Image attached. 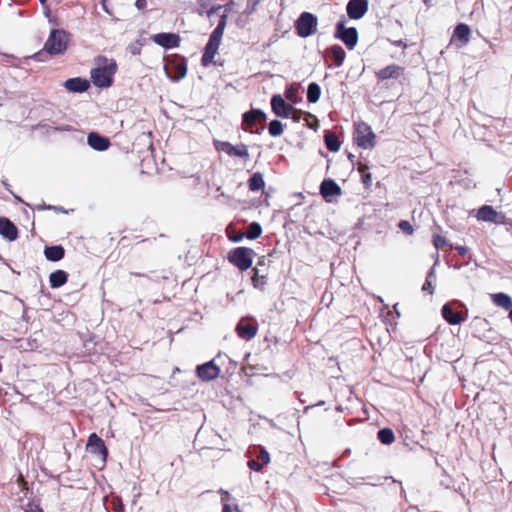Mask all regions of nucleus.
I'll list each match as a JSON object with an SVG mask.
<instances>
[{
	"instance_id": "nucleus-1",
	"label": "nucleus",
	"mask_w": 512,
	"mask_h": 512,
	"mask_svg": "<svg viewBox=\"0 0 512 512\" xmlns=\"http://www.w3.org/2000/svg\"><path fill=\"white\" fill-rule=\"evenodd\" d=\"M67 47V34L64 30L53 29L44 45V50L35 53L32 56L25 57V59H34L38 62L49 61L48 56L61 54Z\"/></svg>"
},
{
	"instance_id": "nucleus-2",
	"label": "nucleus",
	"mask_w": 512,
	"mask_h": 512,
	"mask_svg": "<svg viewBox=\"0 0 512 512\" xmlns=\"http://www.w3.org/2000/svg\"><path fill=\"white\" fill-rule=\"evenodd\" d=\"M224 30V14L220 15L217 27L210 35L209 41L205 46L202 56V64H216L213 59L220 45L222 33Z\"/></svg>"
},
{
	"instance_id": "nucleus-3",
	"label": "nucleus",
	"mask_w": 512,
	"mask_h": 512,
	"mask_svg": "<svg viewBox=\"0 0 512 512\" xmlns=\"http://www.w3.org/2000/svg\"><path fill=\"white\" fill-rule=\"evenodd\" d=\"M255 252L248 247H237L232 249L228 254V260L240 271H246L252 266Z\"/></svg>"
},
{
	"instance_id": "nucleus-4",
	"label": "nucleus",
	"mask_w": 512,
	"mask_h": 512,
	"mask_svg": "<svg viewBox=\"0 0 512 512\" xmlns=\"http://www.w3.org/2000/svg\"><path fill=\"white\" fill-rule=\"evenodd\" d=\"M375 134L365 122H357L354 125V142L361 148L372 149L375 146Z\"/></svg>"
},
{
	"instance_id": "nucleus-5",
	"label": "nucleus",
	"mask_w": 512,
	"mask_h": 512,
	"mask_svg": "<svg viewBox=\"0 0 512 512\" xmlns=\"http://www.w3.org/2000/svg\"><path fill=\"white\" fill-rule=\"evenodd\" d=\"M318 18L310 12H302L295 21V30L298 36L307 38L317 31Z\"/></svg>"
},
{
	"instance_id": "nucleus-6",
	"label": "nucleus",
	"mask_w": 512,
	"mask_h": 512,
	"mask_svg": "<svg viewBox=\"0 0 512 512\" xmlns=\"http://www.w3.org/2000/svg\"><path fill=\"white\" fill-rule=\"evenodd\" d=\"M335 38L341 40L348 49H353L358 42V31L355 27L347 28L345 20H340L335 25Z\"/></svg>"
},
{
	"instance_id": "nucleus-7",
	"label": "nucleus",
	"mask_w": 512,
	"mask_h": 512,
	"mask_svg": "<svg viewBox=\"0 0 512 512\" xmlns=\"http://www.w3.org/2000/svg\"><path fill=\"white\" fill-rule=\"evenodd\" d=\"M117 66H96L91 71V78L94 85L98 87H109L112 84V76Z\"/></svg>"
},
{
	"instance_id": "nucleus-8",
	"label": "nucleus",
	"mask_w": 512,
	"mask_h": 512,
	"mask_svg": "<svg viewBox=\"0 0 512 512\" xmlns=\"http://www.w3.org/2000/svg\"><path fill=\"white\" fill-rule=\"evenodd\" d=\"M476 217L480 221L491 222L495 224H504L507 225L509 223V219L501 213H498L492 206L483 205L477 211Z\"/></svg>"
},
{
	"instance_id": "nucleus-9",
	"label": "nucleus",
	"mask_w": 512,
	"mask_h": 512,
	"mask_svg": "<svg viewBox=\"0 0 512 512\" xmlns=\"http://www.w3.org/2000/svg\"><path fill=\"white\" fill-rule=\"evenodd\" d=\"M368 0H349L346 5L347 15L350 19L359 20L368 11Z\"/></svg>"
},
{
	"instance_id": "nucleus-10",
	"label": "nucleus",
	"mask_w": 512,
	"mask_h": 512,
	"mask_svg": "<svg viewBox=\"0 0 512 512\" xmlns=\"http://www.w3.org/2000/svg\"><path fill=\"white\" fill-rule=\"evenodd\" d=\"M196 374L202 381H211L219 376L220 368L212 360L197 366Z\"/></svg>"
},
{
	"instance_id": "nucleus-11",
	"label": "nucleus",
	"mask_w": 512,
	"mask_h": 512,
	"mask_svg": "<svg viewBox=\"0 0 512 512\" xmlns=\"http://www.w3.org/2000/svg\"><path fill=\"white\" fill-rule=\"evenodd\" d=\"M271 107L273 112L280 117L289 118L294 111V107L287 104L280 95H274L271 99Z\"/></svg>"
},
{
	"instance_id": "nucleus-12",
	"label": "nucleus",
	"mask_w": 512,
	"mask_h": 512,
	"mask_svg": "<svg viewBox=\"0 0 512 512\" xmlns=\"http://www.w3.org/2000/svg\"><path fill=\"white\" fill-rule=\"evenodd\" d=\"M153 41L159 46L171 49L179 45L180 38L174 33H158L153 36Z\"/></svg>"
},
{
	"instance_id": "nucleus-13",
	"label": "nucleus",
	"mask_w": 512,
	"mask_h": 512,
	"mask_svg": "<svg viewBox=\"0 0 512 512\" xmlns=\"http://www.w3.org/2000/svg\"><path fill=\"white\" fill-rule=\"evenodd\" d=\"M0 235L9 241L18 238V229L8 218L0 217Z\"/></svg>"
},
{
	"instance_id": "nucleus-14",
	"label": "nucleus",
	"mask_w": 512,
	"mask_h": 512,
	"mask_svg": "<svg viewBox=\"0 0 512 512\" xmlns=\"http://www.w3.org/2000/svg\"><path fill=\"white\" fill-rule=\"evenodd\" d=\"M320 193L326 201H331V197L341 195V188L334 180L326 179L320 185Z\"/></svg>"
},
{
	"instance_id": "nucleus-15",
	"label": "nucleus",
	"mask_w": 512,
	"mask_h": 512,
	"mask_svg": "<svg viewBox=\"0 0 512 512\" xmlns=\"http://www.w3.org/2000/svg\"><path fill=\"white\" fill-rule=\"evenodd\" d=\"M87 446L93 453L101 455L104 460L106 459L108 455L107 447L104 441L96 433H92L89 436Z\"/></svg>"
},
{
	"instance_id": "nucleus-16",
	"label": "nucleus",
	"mask_w": 512,
	"mask_h": 512,
	"mask_svg": "<svg viewBox=\"0 0 512 512\" xmlns=\"http://www.w3.org/2000/svg\"><path fill=\"white\" fill-rule=\"evenodd\" d=\"M87 141H88V144L90 145V147H92L93 149H95L97 151H105L110 146L109 139L99 135L96 132H91L88 135Z\"/></svg>"
},
{
	"instance_id": "nucleus-17",
	"label": "nucleus",
	"mask_w": 512,
	"mask_h": 512,
	"mask_svg": "<svg viewBox=\"0 0 512 512\" xmlns=\"http://www.w3.org/2000/svg\"><path fill=\"white\" fill-rule=\"evenodd\" d=\"M64 87L70 92L82 93L90 87V83L86 79L76 77L66 80Z\"/></svg>"
},
{
	"instance_id": "nucleus-18",
	"label": "nucleus",
	"mask_w": 512,
	"mask_h": 512,
	"mask_svg": "<svg viewBox=\"0 0 512 512\" xmlns=\"http://www.w3.org/2000/svg\"><path fill=\"white\" fill-rule=\"evenodd\" d=\"M236 331L240 338L250 340L256 335L257 328L253 324L245 320H241L237 324Z\"/></svg>"
},
{
	"instance_id": "nucleus-19",
	"label": "nucleus",
	"mask_w": 512,
	"mask_h": 512,
	"mask_svg": "<svg viewBox=\"0 0 512 512\" xmlns=\"http://www.w3.org/2000/svg\"><path fill=\"white\" fill-rule=\"evenodd\" d=\"M166 76L176 82L184 78L187 74V66H163Z\"/></svg>"
},
{
	"instance_id": "nucleus-20",
	"label": "nucleus",
	"mask_w": 512,
	"mask_h": 512,
	"mask_svg": "<svg viewBox=\"0 0 512 512\" xmlns=\"http://www.w3.org/2000/svg\"><path fill=\"white\" fill-rule=\"evenodd\" d=\"M470 34V27L465 23H459L454 29L452 38L459 41L461 45H464L468 43Z\"/></svg>"
},
{
	"instance_id": "nucleus-21",
	"label": "nucleus",
	"mask_w": 512,
	"mask_h": 512,
	"mask_svg": "<svg viewBox=\"0 0 512 512\" xmlns=\"http://www.w3.org/2000/svg\"><path fill=\"white\" fill-rule=\"evenodd\" d=\"M68 273L64 270H56L49 276V284L51 288H59L65 285L68 281Z\"/></svg>"
},
{
	"instance_id": "nucleus-22",
	"label": "nucleus",
	"mask_w": 512,
	"mask_h": 512,
	"mask_svg": "<svg viewBox=\"0 0 512 512\" xmlns=\"http://www.w3.org/2000/svg\"><path fill=\"white\" fill-rule=\"evenodd\" d=\"M44 255L47 260L57 262L64 258L65 249L61 245L49 246L44 249Z\"/></svg>"
},
{
	"instance_id": "nucleus-23",
	"label": "nucleus",
	"mask_w": 512,
	"mask_h": 512,
	"mask_svg": "<svg viewBox=\"0 0 512 512\" xmlns=\"http://www.w3.org/2000/svg\"><path fill=\"white\" fill-rule=\"evenodd\" d=\"M266 115L261 110H252L243 115V123L248 127L252 126L258 121H265Z\"/></svg>"
},
{
	"instance_id": "nucleus-24",
	"label": "nucleus",
	"mask_w": 512,
	"mask_h": 512,
	"mask_svg": "<svg viewBox=\"0 0 512 512\" xmlns=\"http://www.w3.org/2000/svg\"><path fill=\"white\" fill-rule=\"evenodd\" d=\"M226 154L229 156H236L242 159H247L249 157L248 148L244 144L231 145L226 142Z\"/></svg>"
},
{
	"instance_id": "nucleus-25",
	"label": "nucleus",
	"mask_w": 512,
	"mask_h": 512,
	"mask_svg": "<svg viewBox=\"0 0 512 512\" xmlns=\"http://www.w3.org/2000/svg\"><path fill=\"white\" fill-rule=\"evenodd\" d=\"M443 318L451 325L461 323L464 319L458 312H454L449 304H445L442 307Z\"/></svg>"
},
{
	"instance_id": "nucleus-26",
	"label": "nucleus",
	"mask_w": 512,
	"mask_h": 512,
	"mask_svg": "<svg viewBox=\"0 0 512 512\" xmlns=\"http://www.w3.org/2000/svg\"><path fill=\"white\" fill-rule=\"evenodd\" d=\"M492 302L505 310L512 308V298L505 293H495L491 295Z\"/></svg>"
},
{
	"instance_id": "nucleus-27",
	"label": "nucleus",
	"mask_w": 512,
	"mask_h": 512,
	"mask_svg": "<svg viewBox=\"0 0 512 512\" xmlns=\"http://www.w3.org/2000/svg\"><path fill=\"white\" fill-rule=\"evenodd\" d=\"M324 141H325V144H326L327 148L331 152H337L340 149V147H341V143H340L337 135L335 133L330 132V131L325 133Z\"/></svg>"
},
{
	"instance_id": "nucleus-28",
	"label": "nucleus",
	"mask_w": 512,
	"mask_h": 512,
	"mask_svg": "<svg viewBox=\"0 0 512 512\" xmlns=\"http://www.w3.org/2000/svg\"><path fill=\"white\" fill-rule=\"evenodd\" d=\"M329 54L334 60L335 64H342L345 60L346 53L339 45H333L328 49Z\"/></svg>"
},
{
	"instance_id": "nucleus-29",
	"label": "nucleus",
	"mask_w": 512,
	"mask_h": 512,
	"mask_svg": "<svg viewBox=\"0 0 512 512\" xmlns=\"http://www.w3.org/2000/svg\"><path fill=\"white\" fill-rule=\"evenodd\" d=\"M264 185L263 175L260 172L254 173L248 181V186L251 191H259Z\"/></svg>"
},
{
	"instance_id": "nucleus-30",
	"label": "nucleus",
	"mask_w": 512,
	"mask_h": 512,
	"mask_svg": "<svg viewBox=\"0 0 512 512\" xmlns=\"http://www.w3.org/2000/svg\"><path fill=\"white\" fill-rule=\"evenodd\" d=\"M378 440L385 445H390L395 440L394 432L390 428L380 429L377 433Z\"/></svg>"
},
{
	"instance_id": "nucleus-31",
	"label": "nucleus",
	"mask_w": 512,
	"mask_h": 512,
	"mask_svg": "<svg viewBox=\"0 0 512 512\" xmlns=\"http://www.w3.org/2000/svg\"><path fill=\"white\" fill-rule=\"evenodd\" d=\"M320 95V86L315 82L310 83L307 89V100L310 103H316L319 100Z\"/></svg>"
},
{
	"instance_id": "nucleus-32",
	"label": "nucleus",
	"mask_w": 512,
	"mask_h": 512,
	"mask_svg": "<svg viewBox=\"0 0 512 512\" xmlns=\"http://www.w3.org/2000/svg\"><path fill=\"white\" fill-rule=\"evenodd\" d=\"M435 282H436V272H435V269L433 266L426 276V280L422 286V290L427 291L430 294H432L434 291Z\"/></svg>"
},
{
	"instance_id": "nucleus-33",
	"label": "nucleus",
	"mask_w": 512,
	"mask_h": 512,
	"mask_svg": "<svg viewBox=\"0 0 512 512\" xmlns=\"http://www.w3.org/2000/svg\"><path fill=\"white\" fill-rule=\"evenodd\" d=\"M399 71L396 66H386L377 72V76L381 80L397 77Z\"/></svg>"
},
{
	"instance_id": "nucleus-34",
	"label": "nucleus",
	"mask_w": 512,
	"mask_h": 512,
	"mask_svg": "<svg viewBox=\"0 0 512 512\" xmlns=\"http://www.w3.org/2000/svg\"><path fill=\"white\" fill-rule=\"evenodd\" d=\"M262 234V227L258 222H252L248 225L245 236L250 240H255Z\"/></svg>"
},
{
	"instance_id": "nucleus-35",
	"label": "nucleus",
	"mask_w": 512,
	"mask_h": 512,
	"mask_svg": "<svg viewBox=\"0 0 512 512\" xmlns=\"http://www.w3.org/2000/svg\"><path fill=\"white\" fill-rule=\"evenodd\" d=\"M434 247L438 249H443L447 247L448 249H452L453 245L443 236L435 234L432 239Z\"/></svg>"
},
{
	"instance_id": "nucleus-36",
	"label": "nucleus",
	"mask_w": 512,
	"mask_h": 512,
	"mask_svg": "<svg viewBox=\"0 0 512 512\" xmlns=\"http://www.w3.org/2000/svg\"><path fill=\"white\" fill-rule=\"evenodd\" d=\"M269 134L273 137L280 136L283 133V124L279 120H272L269 123Z\"/></svg>"
},
{
	"instance_id": "nucleus-37",
	"label": "nucleus",
	"mask_w": 512,
	"mask_h": 512,
	"mask_svg": "<svg viewBox=\"0 0 512 512\" xmlns=\"http://www.w3.org/2000/svg\"><path fill=\"white\" fill-rule=\"evenodd\" d=\"M110 505H111V509L113 510V512H124V510H125L123 501L118 496H112V498L110 500Z\"/></svg>"
},
{
	"instance_id": "nucleus-38",
	"label": "nucleus",
	"mask_w": 512,
	"mask_h": 512,
	"mask_svg": "<svg viewBox=\"0 0 512 512\" xmlns=\"http://www.w3.org/2000/svg\"><path fill=\"white\" fill-rule=\"evenodd\" d=\"M252 283L254 287L259 288L265 284V277L259 274V269L255 267L253 269Z\"/></svg>"
},
{
	"instance_id": "nucleus-39",
	"label": "nucleus",
	"mask_w": 512,
	"mask_h": 512,
	"mask_svg": "<svg viewBox=\"0 0 512 512\" xmlns=\"http://www.w3.org/2000/svg\"><path fill=\"white\" fill-rule=\"evenodd\" d=\"M257 454V460H259L263 465H266L270 462L269 453L264 448H259Z\"/></svg>"
},
{
	"instance_id": "nucleus-40",
	"label": "nucleus",
	"mask_w": 512,
	"mask_h": 512,
	"mask_svg": "<svg viewBox=\"0 0 512 512\" xmlns=\"http://www.w3.org/2000/svg\"><path fill=\"white\" fill-rule=\"evenodd\" d=\"M398 226H399V228L403 232H405L408 235H411L413 233V231H414L413 227L411 226V224L408 221H405V220L400 221Z\"/></svg>"
},
{
	"instance_id": "nucleus-41",
	"label": "nucleus",
	"mask_w": 512,
	"mask_h": 512,
	"mask_svg": "<svg viewBox=\"0 0 512 512\" xmlns=\"http://www.w3.org/2000/svg\"><path fill=\"white\" fill-rule=\"evenodd\" d=\"M261 1L262 0H249L244 12L247 13V14L253 13L256 10L257 5Z\"/></svg>"
},
{
	"instance_id": "nucleus-42",
	"label": "nucleus",
	"mask_w": 512,
	"mask_h": 512,
	"mask_svg": "<svg viewBox=\"0 0 512 512\" xmlns=\"http://www.w3.org/2000/svg\"><path fill=\"white\" fill-rule=\"evenodd\" d=\"M248 466L251 470L259 472L264 465L257 459H251L248 461Z\"/></svg>"
},
{
	"instance_id": "nucleus-43",
	"label": "nucleus",
	"mask_w": 512,
	"mask_h": 512,
	"mask_svg": "<svg viewBox=\"0 0 512 512\" xmlns=\"http://www.w3.org/2000/svg\"><path fill=\"white\" fill-rule=\"evenodd\" d=\"M228 236H229V239H230L231 241H233V242H240V241H242V240H243V238H244V236H245V235H244V234H242V233H235V234H234V233H232V234H229Z\"/></svg>"
},
{
	"instance_id": "nucleus-44",
	"label": "nucleus",
	"mask_w": 512,
	"mask_h": 512,
	"mask_svg": "<svg viewBox=\"0 0 512 512\" xmlns=\"http://www.w3.org/2000/svg\"><path fill=\"white\" fill-rule=\"evenodd\" d=\"M362 182L366 187H369L372 184V177L370 173H365L362 175Z\"/></svg>"
},
{
	"instance_id": "nucleus-45",
	"label": "nucleus",
	"mask_w": 512,
	"mask_h": 512,
	"mask_svg": "<svg viewBox=\"0 0 512 512\" xmlns=\"http://www.w3.org/2000/svg\"><path fill=\"white\" fill-rule=\"evenodd\" d=\"M302 117V112L298 111L294 108V111L290 114L289 118H292L295 122H300Z\"/></svg>"
},
{
	"instance_id": "nucleus-46",
	"label": "nucleus",
	"mask_w": 512,
	"mask_h": 512,
	"mask_svg": "<svg viewBox=\"0 0 512 512\" xmlns=\"http://www.w3.org/2000/svg\"><path fill=\"white\" fill-rule=\"evenodd\" d=\"M147 6V1L146 0H136L135 2V7L138 9V10H144Z\"/></svg>"
},
{
	"instance_id": "nucleus-47",
	"label": "nucleus",
	"mask_w": 512,
	"mask_h": 512,
	"mask_svg": "<svg viewBox=\"0 0 512 512\" xmlns=\"http://www.w3.org/2000/svg\"><path fill=\"white\" fill-rule=\"evenodd\" d=\"M304 118H305V120H306V122H307V125H308L310 128H313V126H312V125L309 123V121H308L310 118H312V119L317 123V119H316L312 114H310V113H304ZM316 128H317V126H316V127H314V129H316Z\"/></svg>"
},
{
	"instance_id": "nucleus-48",
	"label": "nucleus",
	"mask_w": 512,
	"mask_h": 512,
	"mask_svg": "<svg viewBox=\"0 0 512 512\" xmlns=\"http://www.w3.org/2000/svg\"><path fill=\"white\" fill-rule=\"evenodd\" d=\"M27 512H44L43 509L38 505H30Z\"/></svg>"
},
{
	"instance_id": "nucleus-49",
	"label": "nucleus",
	"mask_w": 512,
	"mask_h": 512,
	"mask_svg": "<svg viewBox=\"0 0 512 512\" xmlns=\"http://www.w3.org/2000/svg\"><path fill=\"white\" fill-rule=\"evenodd\" d=\"M456 250L458 251V253L462 256L466 255L467 252H468V248L465 247V246H457L456 247Z\"/></svg>"
},
{
	"instance_id": "nucleus-50",
	"label": "nucleus",
	"mask_w": 512,
	"mask_h": 512,
	"mask_svg": "<svg viewBox=\"0 0 512 512\" xmlns=\"http://www.w3.org/2000/svg\"><path fill=\"white\" fill-rule=\"evenodd\" d=\"M221 6L214 7L208 11V17L210 18L213 14L218 13L221 10Z\"/></svg>"
},
{
	"instance_id": "nucleus-51",
	"label": "nucleus",
	"mask_w": 512,
	"mask_h": 512,
	"mask_svg": "<svg viewBox=\"0 0 512 512\" xmlns=\"http://www.w3.org/2000/svg\"><path fill=\"white\" fill-rule=\"evenodd\" d=\"M367 170H368V166L365 165V164H359L358 166V171L363 175L365 173H367Z\"/></svg>"
},
{
	"instance_id": "nucleus-52",
	"label": "nucleus",
	"mask_w": 512,
	"mask_h": 512,
	"mask_svg": "<svg viewBox=\"0 0 512 512\" xmlns=\"http://www.w3.org/2000/svg\"><path fill=\"white\" fill-rule=\"evenodd\" d=\"M226 512H240L238 506H234L233 508L230 505H226Z\"/></svg>"
},
{
	"instance_id": "nucleus-53",
	"label": "nucleus",
	"mask_w": 512,
	"mask_h": 512,
	"mask_svg": "<svg viewBox=\"0 0 512 512\" xmlns=\"http://www.w3.org/2000/svg\"><path fill=\"white\" fill-rule=\"evenodd\" d=\"M265 262H266V257L265 256L260 257L258 262H257V266L256 267L258 268V266H264L266 264Z\"/></svg>"
},
{
	"instance_id": "nucleus-54",
	"label": "nucleus",
	"mask_w": 512,
	"mask_h": 512,
	"mask_svg": "<svg viewBox=\"0 0 512 512\" xmlns=\"http://www.w3.org/2000/svg\"><path fill=\"white\" fill-rule=\"evenodd\" d=\"M286 97L289 99V100H292L293 99V95H294V92L292 89H288L286 90Z\"/></svg>"
},
{
	"instance_id": "nucleus-55",
	"label": "nucleus",
	"mask_w": 512,
	"mask_h": 512,
	"mask_svg": "<svg viewBox=\"0 0 512 512\" xmlns=\"http://www.w3.org/2000/svg\"><path fill=\"white\" fill-rule=\"evenodd\" d=\"M219 492H220V501L222 504V512H224V492H222V489H220Z\"/></svg>"
},
{
	"instance_id": "nucleus-56",
	"label": "nucleus",
	"mask_w": 512,
	"mask_h": 512,
	"mask_svg": "<svg viewBox=\"0 0 512 512\" xmlns=\"http://www.w3.org/2000/svg\"><path fill=\"white\" fill-rule=\"evenodd\" d=\"M233 5V2L232 1H229V2H226L225 4V7H226V13L227 12H230L232 10L231 6Z\"/></svg>"
},
{
	"instance_id": "nucleus-57",
	"label": "nucleus",
	"mask_w": 512,
	"mask_h": 512,
	"mask_svg": "<svg viewBox=\"0 0 512 512\" xmlns=\"http://www.w3.org/2000/svg\"><path fill=\"white\" fill-rule=\"evenodd\" d=\"M215 146H216V149H217L218 151H220V150L224 149V143H222V142H216V143H215Z\"/></svg>"
},
{
	"instance_id": "nucleus-58",
	"label": "nucleus",
	"mask_w": 512,
	"mask_h": 512,
	"mask_svg": "<svg viewBox=\"0 0 512 512\" xmlns=\"http://www.w3.org/2000/svg\"><path fill=\"white\" fill-rule=\"evenodd\" d=\"M208 185H209V190H210V191L214 189V190H215V192H218V191L220 190V187H219V186H216V185H214V184H213L212 186H211L210 184H208Z\"/></svg>"
},
{
	"instance_id": "nucleus-59",
	"label": "nucleus",
	"mask_w": 512,
	"mask_h": 512,
	"mask_svg": "<svg viewBox=\"0 0 512 512\" xmlns=\"http://www.w3.org/2000/svg\"><path fill=\"white\" fill-rule=\"evenodd\" d=\"M3 57H5V58H9L10 56L3 55ZM2 61H8V59H0V62H2Z\"/></svg>"
},
{
	"instance_id": "nucleus-60",
	"label": "nucleus",
	"mask_w": 512,
	"mask_h": 512,
	"mask_svg": "<svg viewBox=\"0 0 512 512\" xmlns=\"http://www.w3.org/2000/svg\"><path fill=\"white\" fill-rule=\"evenodd\" d=\"M225 495H226V501H228L229 500V493L226 491Z\"/></svg>"
},
{
	"instance_id": "nucleus-61",
	"label": "nucleus",
	"mask_w": 512,
	"mask_h": 512,
	"mask_svg": "<svg viewBox=\"0 0 512 512\" xmlns=\"http://www.w3.org/2000/svg\"><path fill=\"white\" fill-rule=\"evenodd\" d=\"M438 256V253L436 254ZM438 264V257L435 260L434 266Z\"/></svg>"
},
{
	"instance_id": "nucleus-62",
	"label": "nucleus",
	"mask_w": 512,
	"mask_h": 512,
	"mask_svg": "<svg viewBox=\"0 0 512 512\" xmlns=\"http://www.w3.org/2000/svg\"><path fill=\"white\" fill-rule=\"evenodd\" d=\"M40 3L44 4L47 0H39Z\"/></svg>"
},
{
	"instance_id": "nucleus-63",
	"label": "nucleus",
	"mask_w": 512,
	"mask_h": 512,
	"mask_svg": "<svg viewBox=\"0 0 512 512\" xmlns=\"http://www.w3.org/2000/svg\"><path fill=\"white\" fill-rule=\"evenodd\" d=\"M2 371V365L0 364V372Z\"/></svg>"
}]
</instances>
